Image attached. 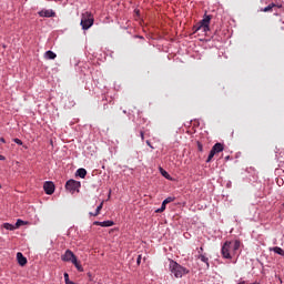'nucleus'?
Returning a JSON list of instances; mask_svg holds the SVG:
<instances>
[{"label":"nucleus","mask_w":284,"mask_h":284,"mask_svg":"<svg viewBox=\"0 0 284 284\" xmlns=\"http://www.w3.org/2000/svg\"><path fill=\"white\" fill-rule=\"evenodd\" d=\"M200 251L203 252V247H200Z\"/></svg>","instance_id":"nucleus-33"},{"label":"nucleus","mask_w":284,"mask_h":284,"mask_svg":"<svg viewBox=\"0 0 284 284\" xmlns=\"http://www.w3.org/2000/svg\"><path fill=\"white\" fill-rule=\"evenodd\" d=\"M170 270L174 274L175 278H182L183 274H185V268L174 261L170 262Z\"/></svg>","instance_id":"nucleus-3"},{"label":"nucleus","mask_w":284,"mask_h":284,"mask_svg":"<svg viewBox=\"0 0 284 284\" xmlns=\"http://www.w3.org/2000/svg\"><path fill=\"white\" fill-rule=\"evenodd\" d=\"M81 26L83 30H90V28L94 26V18H92V14L90 12H85L82 14Z\"/></svg>","instance_id":"nucleus-2"},{"label":"nucleus","mask_w":284,"mask_h":284,"mask_svg":"<svg viewBox=\"0 0 284 284\" xmlns=\"http://www.w3.org/2000/svg\"><path fill=\"white\" fill-rule=\"evenodd\" d=\"M21 225H26V222L23 220H17L14 227L18 230V227H21Z\"/></svg>","instance_id":"nucleus-21"},{"label":"nucleus","mask_w":284,"mask_h":284,"mask_svg":"<svg viewBox=\"0 0 284 284\" xmlns=\"http://www.w3.org/2000/svg\"><path fill=\"white\" fill-rule=\"evenodd\" d=\"M241 248V241L235 240L233 242H225L222 246L223 258H232L236 252Z\"/></svg>","instance_id":"nucleus-1"},{"label":"nucleus","mask_w":284,"mask_h":284,"mask_svg":"<svg viewBox=\"0 0 284 284\" xmlns=\"http://www.w3.org/2000/svg\"><path fill=\"white\" fill-rule=\"evenodd\" d=\"M199 152H203V144L201 142H196Z\"/></svg>","instance_id":"nucleus-25"},{"label":"nucleus","mask_w":284,"mask_h":284,"mask_svg":"<svg viewBox=\"0 0 284 284\" xmlns=\"http://www.w3.org/2000/svg\"><path fill=\"white\" fill-rule=\"evenodd\" d=\"M87 174H88V171L85 169L77 170V176H80V179H85Z\"/></svg>","instance_id":"nucleus-14"},{"label":"nucleus","mask_w":284,"mask_h":284,"mask_svg":"<svg viewBox=\"0 0 284 284\" xmlns=\"http://www.w3.org/2000/svg\"><path fill=\"white\" fill-rule=\"evenodd\" d=\"M0 161H6V156L0 154Z\"/></svg>","instance_id":"nucleus-31"},{"label":"nucleus","mask_w":284,"mask_h":284,"mask_svg":"<svg viewBox=\"0 0 284 284\" xmlns=\"http://www.w3.org/2000/svg\"><path fill=\"white\" fill-rule=\"evenodd\" d=\"M146 145H149V148L154 149V146H152V144L150 143V141H146Z\"/></svg>","instance_id":"nucleus-30"},{"label":"nucleus","mask_w":284,"mask_h":284,"mask_svg":"<svg viewBox=\"0 0 284 284\" xmlns=\"http://www.w3.org/2000/svg\"><path fill=\"white\" fill-rule=\"evenodd\" d=\"M165 205L166 204L164 202H162V206L160 209H158L155 212H158V213L165 212Z\"/></svg>","instance_id":"nucleus-24"},{"label":"nucleus","mask_w":284,"mask_h":284,"mask_svg":"<svg viewBox=\"0 0 284 284\" xmlns=\"http://www.w3.org/2000/svg\"><path fill=\"white\" fill-rule=\"evenodd\" d=\"M61 261L64 263H73V261H77V255H74V252L71 250H67L63 255H61Z\"/></svg>","instance_id":"nucleus-6"},{"label":"nucleus","mask_w":284,"mask_h":284,"mask_svg":"<svg viewBox=\"0 0 284 284\" xmlns=\"http://www.w3.org/2000/svg\"><path fill=\"white\" fill-rule=\"evenodd\" d=\"M93 225H100V227H112V225H114V222L110 220L104 222H93Z\"/></svg>","instance_id":"nucleus-10"},{"label":"nucleus","mask_w":284,"mask_h":284,"mask_svg":"<svg viewBox=\"0 0 284 284\" xmlns=\"http://www.w3.org/2000/svg\"><path fill=\"white\" fill-rule=\"evenodd\" d=\"M274 8H283V4H276V3L272 2L264 9H261V12H272V10H274Z\"/></svg>","instance_id":"nucleus-9"},{"label":"nucleus","mask_w":284,"mask_h":284,"mask_svg":"<svg viewBox=\"0 0 284 284\" xmlns=\"http://www.w3.org/2000/svg\"><path fill=\"white\" fill-rule=\"evenodd\" d=\"M81 187V182L77 180H69L65 184V189L71 193L74 194V192H79V189Z\"/></svg>","instance_id":"nucleus-5"},{"label":"nucleus","mask_w":284,"mask_h":284,"mask_svg":"<svg viewBox=\"0 0 284 284\" xmlns=\"http://www.w3.org/2000/svg\"><path fill=\"white\" fill-rule=\"evenodd\" d=\"M39 16L40 17H48V18L54 17V11H52V10H42V11L39 12Z\"/></svg>","instance_id":"nucleus-12"},{"label":"nucleus","mask_w":284,"mask_h":284,"mask_svg":"<svg viewBox=\"0 0 284 284\" xmlns=\"http://www.w3.org/2000/svg\"><path fill=\"white\" fill-rule=\"evenodd\" d=\"M141 258H142L141 255H139L136 258V265H141Z\"/></svg>","instance_id":"nucleus-29"},{"label":"nucleus","mask_w":284,"mask_h":284,"mask_svg":"<svg viewBox=\"0 0 284 284\" xmlns=\"http://www.w3.org/2000/svg\"><path fill=\"white\" fill-rule=\"evenodd\" d=\"M17 261L21 267H24V265H28V258L23 256V253L18 252L17 253Z\"/></svg>","instance_id":"nucleus-8"},{"label":"nucleus","mask_w":284,"mask_h":284,"mask_svg":"<svg viewBox=\"0 0 284 284\" xmlns=\"http://www.w3.org/2000/svg\"><path fill=\"white\" fill-rule=\"evenodd\" d=\"M1 143H6V139L0 138Z\"/></svg>","instance_id":"nucleus-32"},{"label":"nucleus","mask_w":284,"mask_h":284,"mask_svg":"<svg viewBox=\"0 0 284 284\" xmlns=\"http://www.w3.org/2000/svg\"><path fill=\"white\" fill-rule=\"evenodd\" d=\"M43 190L45 194H54V183L53 182H45L43 184Z\"/></svg>","instance_id":"nucleus-7"},{"label":"nucleus","mask_w":284,"mask_h":284,"mask_svg":"<svg viewBox=\"0 0 284 284\" xmlns=\"http://www.w3.org/2000/svg\"><path fill=\"white\" fill-rule=\"evenodd\" d=\"M215 154H216L215 151H213V149H211L210 154H209V158H207V160H206V163H210V161H212V159H214V155H215Z\"/></svg>","instance_id":"nucleus-20"},{"label":"nucleus","mask_w":284,"mask_h":284,"mask_svg":"<svg viewBox=\"0 0 284 284\" xmlns=\"http://www.w3.org/2000/svg\"><path fill=\"white\" fill-rule=\"evenodd\" d=\"M44 59L54 60V59H57V53H54L53 51H47L44 53Z\"/></svg>","instance_id":"nucleus-13"},{"label":"nucleus","mask_w":284,"mask_h":284,"mask_svg":"<svg viewBox=\"0 0 284 284\" xmlns=\"http://www.w3.org/2000/svg\"><path fill=\"white\" fill-rule=\"evenodd\" d=\"M160 172L162 174V176H164L165 179H170V173H168V171L163 170L162 168L160 169Z\"/></svg>","instance_id":"nucleus-23"},{"label":"nucleus","mask_w":284,"mask_h":284,"mask_svg":"<svg viewBox=\"0 0 284 284\" xmlns=\"http://www.w3.org/2000/svg\"><path fill=\"white\" fill-rule=\"evenodd\" d=\"M14 143H17L18 145H23V141L19 140V139H13Z\"/></svg>","instance_id":"nucleus-27"},{"label":"nucleus","mask_w":284,"mask_h":284,"mask_svg":"<svg viewBox=\"0 0 284 284\" xmlns=\"http://www.w3.org/2000/svg\"><path fill=\"white\" fill-rule=\"evenodd\" d=\"M72 263L74 264V267L78 270V272H83V266L81 263H79V260L75 258Z\"/></svg>","instance_id":"nucleus-17"},{"label":"nucleus","mask_w":284,"mask_h":284,"mask_svg":"<svg viewBox=\"0 0 284 284\" xmlns=\"http://www.w3.org/2000/svg\"><path fill=\"white\" fill-rule=\"evenodd\" d=\"M175 200H176L175 197L169 196V197H166V199L163 201V203H164L165 205H168V203H174Z\"/></svg>","instance_id":"nucleus-22"},{"label":"nucleus","mask_w":284,"mask_h":284,"mask_svg":"<svg viewBox=\"0 0 284 284\" xmlns=\"http://www.w3.org/2000/svg\"><path fill=\"white\" fill-rule=\"evenodd\" d=\"M70 282V275L68 273H64V283H69Z\"/></svg>","instance_id":"nucleus-26"},{"label":"nucleus","mask_w":284,"mask_h":284,"mask_svg":"<svg viewBox=\"0 0 284 284\" xmlns=\"http://www.w3.org/2000/svg\"><path fill=\"white\" fill-rule=\"evenodd\" d=\"M213 152H215V154H219L220 152H223L224 146L222 143H215L212 148Z\"/></svg>","instance_id":"nucleus-11"},{"label":"nucleus","mask_w":284,"mask_h":284,"mask_svg":"<svg viewBox=\"0 0 284 284\" xmlns=\"http://www.w3.org/2000/svg\"><path fill=\"white\" fill-rule=\"evenodd\" d=\"M2 226L4 227V230H9L10 232H13V230H17L14 224H10V223H3Z\"/></svg>","instance_id":"nucleus-16"},{"label":"nucleus","mask_w":284,"mask_h":284,"mask_svg":"<svg viewBox=\"0 0 284 284\" xmlns=\"http://www.w3.org/2000/svg\"><path fill=\"white\" fill-rule=\"evenodd\" d=\"M272 251L275 252V254H278L280 256H284V250L278 246L273 247Z\"/></svg>","instance_id":"nucleus-18"},{"label":"nucleus","mask_w":284,"mask_h":284,"mask_svg":"<svg viewBox=\"0 0 284 284\" xmlns=\"http://www.w3.org/2000/svg\"><path fill=\"white\" fill-rule=\"evenodd\" d=\"M140 136H141L142 141H145V132L140 131Z\"/></svg>","instance_id":"nucleus-28"},{"label":"nucleus","mask_w":284,"mask_h":284,"mask_svg":"<svg viewBox=\"0 0 284 284\" xmlns=\"http://www.w3.org/2000/svg\"><path fill=\"white\" fill-rule=\"evenodd\" d=\"M199 258L202 263H206V267H210L209 258L205 255L201 254L199 255Z\"/></svg>","instance_id":"nucleus-19"},{"label":"nucleus","mask_w":284,"mask_h":284,"mask_svg":"<svg viewBox=\"0 0 284 284\" xmlns=\"http://www.w3.org/2000/svg\"><path fill=\"white\" fill-rule=\"evenodd\" d=\"M101 210H103V202L99 204V206L95 210V213H90V216H99V214H101Z\"/></svg>","instance_id":"nucleus-15"},{"label":"nucleus","mask_w":284,"mask_h":284,"mask_svg":"<svg viewBox=\"0 0 284 284\" xmlns=\"http://www.w3.org/2000/svg\"><path fill=\"white\" fill-rule=\"evenodd\" d=\"M210 21H212V16H204V19L195 26V31L203 30V32H210Z\"/></svg>","instance_id":"nucleus-4"}]
</instances>
